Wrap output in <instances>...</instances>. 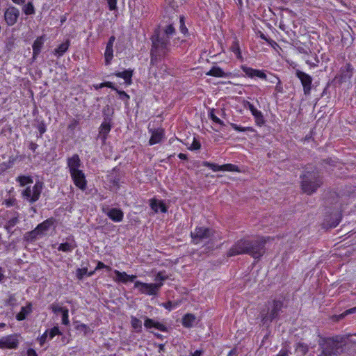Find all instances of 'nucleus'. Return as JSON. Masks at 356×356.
Returning <instances> with one entry per match:
<instances>
[{"label":"nucleus","mask_w":356,"mask_h":356,"mask_svg":"<svg viewBox=\"0 0 356 356\" xmlns=\"http://www.w3.org/2000/svg\"><path fill=\"white\" fill-rule=\"evenodd\" d=\"M175 33V29L172 24H169L163 29V32L156 33L151 38V65H156L170 51V43L169 40Z\"/></svg>","instance_id":"obj_1"},{"label":"nucleus","mask_w":356,"mask_h":356,"mask_svg":"<svg viewBox=\"0 0 356 356\" xmlns=\"http://www.w3.org/2000/svg\"><path fill=\"white\" fill-rule=\"evenodd\" d=\"M350 335L335 336L330 338H322L318 341L321 349L319 356H334L343 353L344 347L348 344Z\"/></svg>","instance_id":"obj_2"},{"label":"nucleus","mask_w":356,"mask_h":356,"mask_svg":"<svg viewBox=\"0 0 356 356\" xmlns=\"http://www.w3.org/2000/svg\"><path fill=\"white\" fill-rule=\"evenodd\" d=\"M282 307L283 302L282 301L274 300L269 304L266 309L261 311L259 316L262 325L269 326L270 323L279 316Z\"/></svg>","instance_id":"obj_3"},{"label":"nucleus","mask_w":356,"mask_h":356,"mask_svg":"<svg viewBox=\"0 0 356 356\" xmlns=\"http://www.w3.org/2000/svg\"><path fill=\"white\" fill-rule=\"evenodd\" d=\"M301 187L304 193L311 195L322 184V180L316 172H307L302 177Z\"/></svg>","instance_id":"obj_4"},{"label":"nucleus","mask_w":356,"mask_h":356,"mask_svg":"<svg viewBox=\"0 0 356 356\" xmlns=\"http://www.w3.org/2000/svg\"><path fill=\"white\" fill-rule=\"evenodd\" d=\"M267 240L264 237L258 238L255 240L248 239V254L254 259L261 258L265 253V245Z\"/></svg>","instance_id":"obj_5"},{"label":"nucleus","mask_w":356,"mask_h":356,"mask_svg":"<svg viewBox=\"0 0 356 356\" xmlns=\"http://www.w3.org/2000/svg\"><path fill=\"white\" fill-rule=\"evenodd\" d=\"M43 188V183L37 181L33 186H27L22 191V196L24 200L33 204L38 201L40 197Z\"/></svg>","instance_id":"obj_6"},{"label":"nucleus","mask_w":356,"mask_h":356,"mask_svg":"<svg viewBox=\"0 0 356 356\" xmlns=\"http://www.w3.org/2000/svg\"><path fill=\"white\" fill-rule=\"evenodd\" d=\"M162 285V282L147 284L136 281L134 283V287L138 289L140 293L148 296L156 295Z\"/></svg>","instance_id":"obj_7"},{"label":"nucleus","mask_w":356,"mask_h":356,"mask_svg":"<svg viewBox=\"0 0 356 356\" xmlns=\"http://www.w3.org/2000/svg\"><path fill=\"white\" fill-rule=\"evenodd\" d=\"M248 239H241L235 243L234 245L228 250L227 254L228 257L236 256L238 254H248Z\"/></svg>","instance_id":"obj_8"},{"label":"nucleus","mask_w":356,"mask_h":356,"mask_svg":"<svg viewBox=\"0 0 356 356\" xmlns=\"http://www.w3.org/2000/svg\"><path fill=\"white\" fill-rule=\"evenodd\" d=\"M211 234L212 231L210 229L204 227H197L195 230L191 233L193 242L195 244L209 238Z\"/></svg>","instance_id":"obj_9"},{"label":"nucleus","mask_w":356,"mask_h":356,"mask_svg":"<svg viewBox=\"0 0 356 356\" xmlns=\"http://www.w3.org/2000/svg\"><path fill=\"white\" fill-rule=\"evenodd\" d=\"M296 75L301 81L305 95H309L312 89V76L300 70H296Z\"/></svg>","instance_id":"obj_10"},{"label":"nucleus","mask_w":356,"mask_h":356,"mask_svg":"<svg viewBox=\"0 0 356 356\" xmlns=\"http://www.w3.org/2000/svg\"><path fill=\"white\" fill-rule=\"evenodd\" d=\"M19 346L18 337L11 334L0 339V348L16 349Z\"/></svg>","instance_id":"obj_11"},{"label":"nucleus","mask_w":356,"mask_h":356,"mask_svg":"<svg viewBox=\"0 0 356 356\" xmlns=\"http://www.w3.org/2000/svg\"><path fill=\"white\" fill-rule=\"evenodd\" d=\"M19 13V9L14 6L7 8L4 13V19L7 25L13 26L17 22Z\"/></svg>","instance_id":"obj_12"},{"label":"nucleus","mask_w":356,"mask_h":356,"mask_svg":"<svg viewBox=\"0 0 356 356\" xmlns=\"http://www.w3.org/2000/svg\"><path fill=\"white\" fill-rule=\"evenodd\" d=\"M74 184L81 190H84L86 186V180L84 173L82 170L75 171L70 173Z\"/></svg>","instance_id":"obj_13"},{"label":"nucleus","mask_w":356,"mask_h":356,"mask_svg":"<svg viewBox=\"0 0 356 356\" xmlns=\"http://www.w3.org/2000/svg\"><path fill=\"white\" fill-rule=\"evenodd\" d=\"M103 211L114 222H120L124 217L122 211L119 209L113 208L109 209L103 208Z\"/></svg>","instance_id":"obj_14"},{"label":"nucleus","mask_w":356,"mask_h":356,"mask_svg":"<svg viewBox=\"0 0 356 356\" xmlns=\"http://www.w3.org/2000/svg\"><path fill=\"white\" fill-rule=\"evenodd\" d=\"M244 107L246 108H248L251 111L252 115L255 118V121L257 124L261 125V124H264V117H263L261 112L260 111L257 110L254 106L253 104H252L249 102H245L244 103Z\"/></svg>","instance_id":"obj_15"},{"label":"nucleus","mask_w":356,"mask_h":356,"mask_svg":"<svg viewBox=\"0 0 356 356\" xmlns=\"http://www.w3.org/2000/svg\"><path fill=\"white\" fill-rule=\"evenodd\" d=\"M241 69L245 74L249 77H259L260 79H266V74L261 70H254L251 67L242 65Z\"/></svg>","instance_id":"obj_16"},{"label":"nucleus","mask_w":356,"mask_h":356,"mask_svg":"<svg viewBox=\"0 0 356 356\" xmlns=\"http://www.w3.org/2000/svg\"><path fill=\"white\" fill-rule=\"evenodd\" d=\"M115 38L114 36L110 37V38L107 42V44H106V50H105V53H104L105 63L106 65L110 64L111 60H112L113 56V43L115 42Z\"/></svg>","instance_id":"obj_17"},{"label":"nucleus","mask_w":356,"mask_h":356,"mask_svg":"<svg viewBox=\"0 0 356 356\" xmlns=\"http://www.w3.org/2000/svg\"><path fill=\"white\" fill-rule=\"evenodd\" d=\"M67 166L70 170V173L80 170L81 160L79 156L77 154H74L72 157L68 158Z\"/></svg>","instance_id":"obj_18"},{"label":"nucleus","mask_w":356,"mask_h":356,"mask_svg":"<svg viewBox=\"0 0 356 356\" xmlns=\"http://www.w3.org/2000/svg\"><path fill=\"white\" fill-rule=\"evenodd\" d=\"M353 76V68L350 64H346L341 70L340 80L341 82L349 81Z\"/></svg>","instance_id":"obj_19"},{"label":"nucleus","mask_w":356,"mask_h":356,"mask_svg":"<svg viewBox=\"0 0 356 356\" xmlns=\"http://www.w3.org/2000/svg\"><path fill=\"white\" fill-rule=\"evenodd\" d=\"M163 136V130L161 129H158L156 130L152 131V136L149 140V145H152L159 143Z\"/></svg>","instance_id":"obj_20"},{"label":"nucleus","mask_w":356,"mask_h":356,"mask_svg":"<svg viewBox=\"0 0 356 356\" xmlns=\"http://www.w3.org/2000/svg\"><path fill=\"white\" fill-rule=\"evenodd\" d=\"M53 219L49 218L39 224L35 229L40 235H42L49 229V227L53 225Z\"/></svg>","instance_id":"obj_21"},{"label":"nucleus","mask_w":356,"mask_h":356,"mask_svg":"<svg viewBox=\"0 0 356 356\" xmlns=\"http://www.w3.org/2000/svg\"><path fill=\"white\" fill-rule=\"evenodd\" d=\"M111 125L109 122H104L99 128V137L104 141L106 139L108 134L110 132Z\"/></svg>","instance_id":"obj_22"},{"label":"nucleus","mask_w":356,"mask_h":356,"mask_svg":"<svg viewBox=\"0 0 356 356\" xmlns=\"http://www.w3.org/2000/svg\"><path fill=\"white\" fill-rule=\"evenodd\" d=\"M32 306L31 303H29L26 306L22 307L20 312L17 314L16 318L17 321L24 320L26 316L31 312Z\"/></svg>","instance_id":"obj_23"},{"label":"nucleus","mask_w":356,"mask_h":356,"mask_svg":"<svg viewBox=\"0 0 356 356\" xmlns=\"http://www.w3.org/2000/svg\"><path fill=\"white\" fill-rule=\"evenodd\" d=\"M70 44V41L67 40L65 42L60 44L57 48L54 49V54L58 57L62 56L68 49Z\"/></svg>","instance_id":"obj_24"},{"label":"nucleus","mask_w":356,"mask_h":356,"mask_svg":"<svg viewBox=\"0 0 356 356\" xmlns=\"http://www.w3.org/2000/svg\"><path fill=\"white\" fill-rule=\"evenodd\" d=\"M44 43V40L42 37L38 38L33 44V58H35L40 52L42 47Z\"/></svg>","instance_id":"obj_25"},{"label":"nucleus","mask_w":356,"mask_h":356,"mask_svg":"<svg viewBox=\"0 0 356 356\" xmlns=\"http://www.w3.org/2000/svg\"><path fill=\"white\" fill-rule=\"evenodd\" d=\"M309 351L308 346L303 342H298L296 344L295 352L298 356H304Z\"/></svg>","instance_id":"obj_26"},{"label":"nucleus","mask_w":356,"mask_h":356,"mask_svg":"<svg viewBox=\"0 0 356 356\" xmlns=\"http://www.w3.org/2000/svg\"><path fill=\"white\" fill-rule=\"evenodd\" d=\"M115 75L124 79L127 84L129 85L131 83V77L133 75L132 70H124L123 72H116Z\"/></svg>","instance_id":"obj_27"},{"label":"nucleus","mask_w":356,"mask_h":356,"mask_svg":"<svg viewBox=\"0 0 356 356\" xmlns=\"http://www.w3.org/2000/svg\"><path fill=\"white\" fill-rule=\"evenodd\" d=\"M150 207L155 212H158L159 209H160L162 213H165L167 211L166 207L163 202H157L154 200L151 201Z\"/></svg>","instance_id":"obj_28"},{"label":"nucleus","mask_w":356,"mask_h":356,"mask_svg":"<svg viewBox=\"0 0 356 356\" xmlns=\"http://www.w3.org/2000/svg\"><path fill=\"white\" fill-rule=\"evenodd\" d=\"M114 273L116 275V277L114 278L115 282H122L124 284L129 282V275H127L125 272H120L118 270H115Z\"/></svg>","instance_id":"obj_29"},{"label":"nucleus","mask_w":356,"mask_h":356,"mask_svg":"<svg viewBox=\"0 0 356 356\" xmlns=\"http://www.w3.org/2000/svg\"><path fill=\"white\" fill-rule=\"evenodd\" d=\"M208 76H212L216 77H225L226 76L225 73L219 67H213L209 72L206 73Z\"/></svg>","instance_id":"obj_30"},{"label":"nucleus","mask_w":356,"mask_h":356,"mask_svg":"<svg viewBox=\"0 0 356 356\" xmlns=\"http://www.w3.org/2000/svg\"><path fill=\"white\" fill-rule=\"evenodd\" d=\"M195 320L194 315L191 314H186L182 318V324L186 327H190L193 325Z\"/></svg>","instance_id":"obj_31"},{"label":"nucleus","mask_w":356,"mask_h":356,"mask_svg":"<svg viewBox=\"0 0 356 356\" xmlns=\"http://www.w3.org/2000/svg\"><path fill=\"white\" fill-rule=\"evenodd\" d=\"M131 325L136 332H140L142 331V322L136 317H131Z\"/></svg>","instance_id":"obj_32"},{"label":"nucleus","mask_w":356,"mask_h":356,"mask_svg":"<svg viewBox=\"0 0 356 356\" xmlns=\"http://www.w3.org/2000/svg\"><path fill=\"white\" fill-rule=\"evenodd\" d=\"M17 181L19 183L21 186H24L28 184L33 183V179L29 176H19L17 178Z\"/></svg>","instance_id":"obj_33"},{"label":"nucleus","mask_w":356,"mask_h":356,"mask_svg":"<svg viewBox=\"0 0 356 356\" xmlns=\"http://www.w3.org/2000/svg\"><path fill=\"white\" fill-rule=\"evenodd\" d=\"M74 248V245H72V243H63L60 244V245L58 248V250L59 251L63 252H71Z\"/></svg>","instance_id":"obj_34"},{"label":"nucleus","mask_w":356,"mask_h":356,"mask_svg":"<svg viewBox=\"0 0 356 356\" xmlns=\"http://www.w3.org/2000/svg\"><path fill=\"white\" fill-rule=\"evenodd\" d=\"M221 169L222 171L240 172V170L238 166L231 163L222 165Z\"/></svg>","instance_id":"obj_35"},{"label":"nucleus","mask_w":356,"mask_h":356,"mask_svg":"<svg viewBox=\"0 0 356 356\" xmlns=\"http://www.w3.org/2000/svg\"><path fill=\"white\" fill-rule=\"evenodd\" d=\"M231 50L232 52H234L237 58H241V54L240 51L239 44L237 40H234L231 46Z\"/></svg>","instance_id":"obj_36"},{"label":"nucleus","mask_w":356,"mask_h":356,"mask_svg":"<svg viewBox=\"0 0 356 356\" xmlns=\"http://www.w3.org/2000/svg\"><path fill=\"white\" fill-rule=\"evenodd\" d=\"M23 11L26 15H33L35 13V8L31 2H29L23 8Z\"/></svg>","instance_id":"obj_37"},{"label":"nucleus","mask_w":356,"mask_h":356,"mask_svg":"<svg viewBox=\"0 0 356 356\" xmlns=\"http://www.w3.org/2000/svg\"><path fill=\"white\" fill-rule=\"evenodd\" d=\"M38 236H40L38 232L36 229L32 230L31 232H27L25 235V238L27 241H34L37 238Z\"/></svg>","instance_id":"obj_38"},{"label":"nucleus","mask_w":356,"mask_h":356,"mask_svg":"<svg viewBox=\"0 0 356 356\" xmlns=\"http://www.w3.org/2000/svg\"><path fill=\"white\" fill-rule=\"evenodd\" d=\"M203 165L209 167V168H211L214 172L222 171V169H221L222 165H217V164H215V163H209L208 161L203 162Z\"/></svg>","instance_id":"obj_39"},{"label":"nucleus","mask_w":356,"mask_h":356,"mask_svg":"<svg viewBox=\"0 0 356 356\" xmlns=\"http://www.w3.org/2000/svg\"><path fill=\"white\" fill-rule=\"evenodd\" d=\"M62 333L58 327H54L51 330H48V335L50 339H53L56 335H60Z\"/></svg>","instance_id":"obj_40"},{"label":"nucleus","mask_w":356,"mask_h":356,"mask_svg":"<svg viewBox=\"0 0 356 356\" xmlns=\"http://www.w3.org/2000/svg\"><path fill=\"white\" fill-rule=\"evenodd\" d=\"M51 309L54 313L57 314L58 312L63 313V310L66 309L67 308L63 307L58 304H52L51 305Z\"/></svg>","instance_id":"obj_41"},{"label":"nucleus","mask_w":356,"mask_h":356,"mask_svg":"<svg viewBox=\"0 0 356 356\" xmlns=\"http://www.w3.org/2000/svg\"><path fill=\"white\" fill-rule=\"evenodd\" d=\"M62 314V323L65 325H68L70 324L69 316H68V309H66L63 310Z\"/></svg>","instance_id":"obj_42"},{"label":"nucleus","mask_w":356,"mask_h":356,"mask_svg":"<svg viewBox=\"0 0 356 356\" xmlns=\"http://www.w3.org/2000/svg\"><path fill=\"white\" fill-rule=\"evenodd\" d=\"M209 117L214 122L219 124L220 125H224L223 122L214 115L213 110H211L209 112Z\"/></svg>","instance_id":"obj_43"},{"label":"nucleus","mask_w":356,"mask_h":356,"mask_svg":"<svg viewBox=\"0 0 356 356\" xmlns=\"http://www.w3.org/2000/svg\"><path fill=\"white\" fill-rule=\"evenodd\" d=\"M231 126L232 128L238 131H252V129L251 127H242L240 126H238L236 124H231Z\"/></svg>","instance_id":"obj_44"},{"label":"nucleus","mask_w":356,"mask_h":356,"mask_svg":"<svg viewBox=\"0 0 356 356\" xmlns=\"http://www.w3.org/2000/svg\"><path fill=\"white\" fill-rule=\"evenodd\" d=\"M273 79L277 80V84H276V86H275V90L277 92H283V88H282V83H281V81H280V79L277 76L273 75Z\"/></svg>","instance_id":"obj_45"},{"label":"nucleus","mask_w":356,"mask_h":356,"mask_svg":"<svg viewBox=\"0 0 356 356\" xmlns=\"http://www.w3.org/2000/svg\"><path fill=\"white\" fill-rule=\"evenodd\" d=\"M116 92L119 94L120 99L122 101L127 102L129 99V95L124 91L116 90Z\"/></svg>","instance_id":"obj_46"},{"label":"nucleus","mask_w":356,"mask_h":356,"mask_svg":"<svg viewBox=\"0 0 356 356\" xmlns=\"http://www.w3.org/2000/svg\"><path fill=\"white\" fill-rule=\"evenodd\" d=\"M179 22H180V31L183 34L186 35V33L188 32V29L184 24V17H182V16L180 17Z\"/></svg>","instance_id":"obj_47"},{"label":"nucleus","mask_w":356,"mask_h":356,"mask_svg":"<svg viewBox=\"0 0 356 356\" xmlns=\"http://www.w3.org/2000/svg\"><path fill=\"white\" fill-rule=\"evenodd\" d=\"M87 268H79L76 270V276L78 279L81 280L83 276L87 273Z\"/></svg>","instance_id":"obj_48"},{"label":"nucleus","mask_w":356,"mask_h":356,"mask_svg":"<svg viewBox=\"0 0 356 356\" xmlns=\"http://www.w3.org/2000/svg\"><path fill=\"white\" fill-rule=\"evenodd\" d=\"M155 321L153 319L147 318L145 321L144 325L146 328L149 329L154 327Z\"/></svg>","instance_id":"obj_49"},{"label":"nucleus","mask_w":356,"mask_h":356,"mask_svg":"<svg viewBox=\"0 0 356 356\" xmlns=\"http://www.w3.org/2000/svg\"><path fill=\"white\" fill-rule=\"evenodd\" d=\"M110 10H115L117 8V0H106Z\"/></svg>","instance_id":"obj_50"},{"label":"nucleus","mask_w":356,"mask_h":356,"mask_svg":"<svg viewBox=\"0 0 356 356\" xmlns=\"http://www.w3.org/2000/svg\"><path fill=\"white\" fill-rule=\"evenodd\" d=\"M48 330L38 339L40 346H43L48 337Z\"/></svg>","instance_id":"obj_51"},{"label":"nucleus","mask_w":356,"mask_h":356,"mask_svg":"<svg viewBox=\"0 0 356 356\" xmlns=\"http://www.w3.org/2000/svg\"><path fill=\"white\" fill-rule=\"evenodd\" d=\"M154 327L160 330V331H165L166 330V327L163 325L162 323H159V322H156L154 323Z\"/></svg>","instance_id":"obj_52"},{"label":"nucleus","mask_w":356,"mask_h":356,"mask_svg":"<svg viewBox=\"0 0 356 356\" xmlns=\"http://www.w3.org/2000/svg\"><path fill=\"white\" fill-rule=\"evenodd\" d=\"M200 147V143L198 141L194 140L191 145V149L197 150L199 149Z\"/></svg>","instance_id":"obj_53"},{"label":"nucleus","mask_w":356,"mask_h":356,"mask_svg":"<svg viewBox=\"0 0 356 356\" xmlns=\"http://www.w3.org/2000/svg\"><path fill=\"white\" fill-rule=\"evenodd\" d=\"M340 220H341V214H337L335 221L332 222L330 225V227H337L339 225Z\"/></svg>","instance_id":"obj_54"},{"label":"nucleus","mask_w":356,"mask_h":356,"mask_svg":"<svg viewBox=\"0 0 356 356\" xmlns=\"http://www.w3.org/2000/svg\"><path fill=\"white\" fill-rule=\"evenodd\" d=\"M102 268H107L108 270H111V268L109 266H107L104 263L99 261L95 270H97Z\"/></svg>","instance_id":"obj_55"},{"label":"nucleus","mask_w":356,"mask_h":356,"mask_svg":"<svg viewBox=\"0 0 356 356\" xmlns=\"http://www.w3.org/2000/svg\"><path fill=\"white\" fill-rule=\"evenodd\" d=\"M355 312H356V307H353V308H351V309H349L346 310V312H344L341 314V316H346V315H348V314H353V313H355Z\"/></svg>","instance_id":"obj_56"},{"label":"nucleus","mask_w":356,"mask_h":356,"mask_svg":"<svg viewBox=\"0 0 356 356\" xmlns=\"http://www.w3.org/2000/svg\"><path fill=\"white\" fill-rule=\"evenodd\" d=\"M289 351L286 348H282L276 356H287Z\"/></svg>","instance_id":"obj_57"},{"label":"nucleus","mask_w":356,"mask_h":356,"mask_svg":"<svg viewBox=\"0 0 356 356\" xmlns=\"http://www.w3.org/2000/svg\"><path fill=\"white\" fill-rule=\"evenodd\" d=\"M166 279L165 277L163 276L161 273H159L156 276V281H161L160 282H162V281H164Z\"/></svg>","instance_id":"obj_58"},{"label":"nucleus","mask_w":356,"mask_h":356,"mask_svg":"<svg viewBox=\"0 0 356 356\" xmlns=\"http://www.w3.org/2000/svg\"><path fill=\"white\" fill-rule=\"evenodd\" d=\"M38 145L35 143H33V142H31L30 144H29V149L31 150H32L33 152H35L36 150V149L38 148Z\"/></svg>","instance_id":"obj_59"},{"label":"nucleus","mask_w":356,"mask_h":356,"mask_svg":"<svg viewBox=\"0 0 356 356\" xmlns=\"http://www.w3.org/2000/svg\"><path fill=\"white\" fill-rule=\"evenodd\" d=\"M27 356H38V355L33 349L30 348L27 351Z\"/></svg>","instance_id":"obj_60"},{"label":"nucleus","mask_w":356,"mask_h":356,"mask_svg":"<svg viewBox=\"0 0 356 356\" xmlns=\"http://www.w3.org/2000/svg\"><path fill=\"white\" fill-rule=\"evenodd\" d=\"M18 222V219L17 218H14L11 220H10L9 223L10 225L14 226Z\"/></svg>","instance_id":"obj_61"},{"label":"nucleus","mask_w":356,"mask_h":356,"mask_svg":"<svg viewBox=\"0 0 356 356\" xmlns=\"http://www.w3.org/2000/svg\"><path fill=\"white\" fill-rule=\"evenodd\" d=\"M105 86L108 87L110 88H112L113 90H116L117 89L113 86V83L111 82H105L104 83Z\"/></svg>","instance_id":"obj_62"},{"label":"nucleus","mask_w":356,"mask_h":356,"mask_svg":"<svg viewBox=\"0 0 356 356\" xmlns=\"http://www.w3.org/2000/svg\"><path fill=\"white\" fill-rule=\"evenodd\" d=\"M178 157H179L180 159H182V160H186V159H187V156H186V154H183V153H180V154H179Z\"/></svg>","instance_id":"obj_63"},{"label":"nucleus","mask_w":356,"mask_h":356,"mask_svg":"<svg viewBox=\"0 0 356 356\" xmlns=\"http://www.w3.org/2000/svg\"><path fill=\"white\" fill-rule=\"evenodd\" d=\"M236 355V350L235 349H232L229 351L228 356H233Z\"/></svg>","instance_id":"obj_64"}]
</instances>
